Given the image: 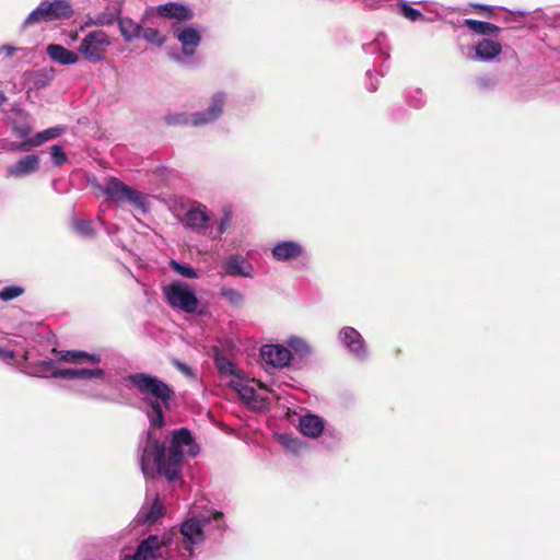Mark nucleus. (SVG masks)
Here are the masks:
<instances>
[{
  "label": "nucleus",
  "instance_id": "obj_3",
  "mask_svg": "<svg viewBox=\"0 0 560 560\" xmlns=\"http://www.w3.org/2000/svg\"><path fill=\"white\" fill-rule=\"evenodd\" d=\"M225 529L223 514L219 511H208L198 516L187 518L179 528L180 540L174 542L179 560H189L195 549L199 548L207 538L221 534Z\"/></svg>",
  "mask_w": 560,
  "mask_h": 560
},
{
  "label": "nucleus",
  "instance_id": "obj_42",
  "mask_svg": "<svg viewBox=\"0 0 560 560\" xmlns=\"http://www.w3.org/2000/svg\"><path fill=\"white\" fill-rule=\"evenodd\" d=\"M92 26L97 27L96 19H95V16L86 15L80 25V31H84Z\"/></svg>",
  "mask_w": 560,
  "mask_h": 560
},
{
  "label": "nucleus",
  "instance_id": "obj_28",
  "mask_svg": "<svg viewBox=\"0 0 560 560\" xmlns=\"http://www.w3.org/2000/svg\"><path fill=\"white\" fill-rule=\"evenodd\" d=\"M15 118H10L12 132L19 138H26L32 131V127L27 121V114L24 110L18 109L14 112Z\"/></svg>",
  "mask_w": 560,
  "mask_h": 560
},
{
  "label": "nucleus",
  "instance_id": "obj_14",
  "mask_svg": "<svg viewBox=\"0 0 560 560\" xmlns=\"http://www.w3.org/2000/svg\"><path fill=\"white\" fill-rule=\"evenodd\" d=\"M173 31L175 37L182 44L184 55L188 57L192 56L201 42L200 30L195 25L178 27L174 24Z\"/></svg>",
  "mask_w": 560,
  "mask_h": 560
},
{
  "label": "nucleus",
  "instance_id": "obj_24",
  "mask_svg": "<svg viewBox=\"0 0 560 560\" xmlns=\"http://www.w3.org/2000/svg\"><path fill=\"white\" fill-rule=\"evenodd\" d=\"M501 52L502 46L497 40L481 39L475 46V58L480 61L493 60Z\"/></svg>",
  "mask_w": 560,
  "mask_h": 560
},
{
  "label": "nucleus",
  "instance_id": "obj_6",
  "mask_svg": "<svg viewBox=\"0 0 560 560\" xmlns=\"http://www.w3.org/2000/svg\"><path fill=\"white\" fill-rule=\"evenodd\" d=\"M174 540L171 534L150 535L140 541L133 555H125L122 560H158L172 558L168 552L174 549Z\"/></svg>",
  "mask_w": 560,
  "mask_h": 560
},
{
  "label": "nucleus",
  "instance_id": "obj_35",
  "mask_svg": "<svg viewBox=\"0 0 560 560\" xmlns=\"http://www.w3.org/2000/svg\"><path fill=\"white\" fill-rule=\"evenodd\" d=\"M141 36L147 42L156 46H162L165 42V38L161 35V33L158 30L151 27H142Z\"/></svg>",
  "mask_w": 560,
  "mask_h": 560
},
{
  "label": "nucleus",
  "instance_id": "obj_15",
  "mask_svg": "<svg viewBox=\"0 0 560 560\" xmlns=\"http://www.w3.org/2000/svg\"><path fill=\"white\" fill-rule=\"evenodd\" d=\"M51 377L63 380H98L103 381L105 372L101 368L86 369H56L50 373Z\"/></svg>",
  "mask_w": 560,
  "mask_h": 560
},
{
  "label": "nucleus",
  "instance_id": "obj_10",
  "mask_svg": "<svg viewBox=\"0 0 560 560\" xmlns=\"http://www.w3.org/2000/svg\"><path fill=\"white\" fill-rule=\"evenodd\" d=\"M163 294L167 303L187 314L197 311L199 301L194 289L186 282L174 281L163 288Z\"/></svg>",
  "mask_w": 560,
  "mask_h": 560
},
{
  "label": "nucleus",
  "instance_id": "obj_36",
  "mask_svg": "<svg viewBox=\"0 0 560 560\" xmlns=\"http://www.w3.org/2000/svg\"><path fill=\"white\" fill-rule=\"evenodd\" d=\"M23 293V289L20 287L11 285L5 287L0 291V299L3 301H10Z\"/></svg>",
  "mask_w": 560,
  "mask_h": 560
},
{
  "label": "nucleus",
  "instance_id": "obj_1",
  "mask_svg": "<svg viewBox=\"0 0 560 560\" xmlns=\"http://www.w3.org/2000/svg\"><path fill=\"white\" fill-rule=\"evenodd\" d=\"M140 465L145 478L154 474L164 475L168 481L180 477L185 457H195L200 448L190 431L186 428L174 430L168 448L161 445L156 439L148 434L141 444Z\"/></svg>",
  "mask_w": 560,
  "mask_h": 560
},
{
  "label": "nucleus",
  "instance_id": "obj_51",
  "mask_svg": "<svg viewBox=\"0 0 560 560\" xmlns=\"http://www.w3.org/2000/svg\"><path fill=\"white\" fill-rule=\"evenodd\" d=\"M478 8H481V9H488L487 7L485 5H477Z\"/></svg>",
  "mask_w": 560,
  "mask_h": 560
},
{
  "label": "nucleus",
  "instance_id": "obj_31",
  "mask_svg": "<svg viewBox=\"0 0 560 560\" xmlns=\"http://www.w3.org/2000/svg\"><path fill=\"white\" fill-rule=\"evenodd\" d=\"M465 24L475 33L486 36H498L500 28L489 22L477 21L472 19L465 20Z\"/></svg>",
  "mask_w": 560,
  "mask_h": 560
},
{
  "label": "nucleus",
  "instance_id": "obj_50",
  "mask_svg": "<svg viewBox=\"0 0 560 560\" xmlns=\"http://www.w3.org/2000/svg\"><path fill=\"white\" fill-rule=\"evenodd\" d=\"M370 89H371L372 91H375V90H376V84H374V83H371V86H370Z\"/></svg>",
  "mask_w": 560,
  "mask_h": 560
},
{
  "label": "nucleus",
  "instance_id": "obj_47",
  "mask_svg": "<svg viewBox=\"0 0 560 560\" xmlns=\"http://www.w3.org/2000/svg\"><path fill=\"white\" fill-rule=\"evenodd\" d=\"M7 101V97L3 92L0 91V106Z\"/></svg>",
  "mask_w": 560,
  "mask_h": 560
},
{
  "label": "nucleus",
  "instance_id": "obj_41",
  "mask_svg": "<svg viewBox=\"0 0 560 560\" xmlns=\"http://www.w3.org/2000/svg\"><path fill=\"white\" fill-rule=\"evenodd\" d=\"M218 368L221 372L234 375V365L226 360H218Z\"/></svg>",
  "mask_w": 560,
  "mask_h": 560
},
{
  "label": "nucleus",
  "instance_id": "obj_43",
  "mask_svg": "<svg viewBox=\"0 0 560 560\" xmlns=\"http://www.w3.org/2000/svg\"><path fill=\"white\" fill-rule=\"evenodd\" d=\"M13 357H14L13 351L0 347V359H2L4 361H9V360L13 359Z\"/></svg>",
  "mask_w": 560,
  "mask_h": 560
},
{
  "label": "nucleus",
  "instance_id": "obj_37",
  "mask_svg": "<svg viewBox=\"0 0 560 560\" xmlns=\"http://www.w3.org/2000/svg\"><path fill=\"white\" fill-rule=\"evenodd\" d=\"M74 230L77 233H79L80 235H83V236H89L94 233L91 221H81V220L75 221Z\"/></svg>",
  "mask_w": 560,
  "mask_h": 560
},
{
  "label": "nucleus",
  "instance_id": "obj_27",
  "mask_svg": "<svg viewBox=\"0 0 560 560\" xmlns=\"http://www.w3.org/2000/svg\"><path fill=\"white\" fill-rule=\"evenodd\" d=\"M232 221V211L229 208H224L222 212V217L220 220L213 225L210 223V228L208 231L207 237L210 240H219L230 228Z\"/></svg>",
  "mask_w": 560,
  "mask_h": 560
},
{
  "label": "nucleus",
  "instance_id": "obj_48",
  "mask_svg": "<svg viewBox=\"0 0 560 560\" xmlns=\"http://www.w3.org/2000/svg\"><path fill=\"white\" fill-rule=\"evenodd\" d=\"M179 368H180V370H182L184 373H186V374H190V370H189L187 366H185V365L180 364V365H179Z\"/></svg>",
  "mask_w": 560,
  "mask_h": 560
},
{
  "label": "nucleus",
  "instance_id": "obj_39",
  "mask_svg": "<svg viewBox=\"0 0 560 560\" xmlns=\"http://www.w3.org/2000/svg\"><path fill=\"white\" fill-rule=\"evenodd\" d=\"M409 102L415 107H420L424 104V95L420 89H415L409 92Z\"/></svg>",
  "mask_w": 560,
  "mask_h": 560
},
{
  "label": "nucleus",
  "instance_id": "obj_34",
  "mask_svg": "<svg viewBox=\"0 0 560 560\" xmlns=\"http://www.w3.org/2000/svg\"><path fill=\"white\" fill-rule=\"evenodd\" d=\"M170 266H171V268L175 272H177L178 275H180L183 277H186V278H189V279H197L198 278V272L194 268L188 266V265H183V264H179L176 260H171L170 261Z\"/></svg>",
  "mask_w": 560,
  "mask_h": 560
},
{
  "label": "nucleus",
  "instance_id": "obj_2",
  "mask_svg": "<svg viewBox=\"0 0 560 560\" xmlns=\"http://www.w3.org/2000/svg\"><path fill=\"white\" fill-rule=\"evenodd\" d=\"M127 382L144 401L151 425L162 428L164 425L163 413L172 407L174 390L162 380L149 373L130 374Z\"/></svg>",
  "mask_w": 560,
  "mask_h": 560
},
{
  "label": "nucleus",
  "instance_id": "obj_11",
  "mask_svg": "<svg viewBox=\"0 0 560 560\" xmlns=\"http://www.w3.org/2000/svg\"><path fill=\"white\" fill-rule=\"evenodd\" d=\"M174 215L185 229L200 235H208L212 214L203 203L192 202L183 213L174 210Z\"/></svg>",
  "mask_w": 560,
  "mask_h": 560
},
{
  "label": "nucleus",
  "instance_id": "obj_38",
  "mask_svg": "<svg viewBox=\"0 0 560 560\" xmlns=\"http://www.w3.org/2000/svg\"><path fill=\"white\" fill-rule=\"evenodd\" d=\"M51 159L57 165H61L67 162V155L60 145L55 144L51 147Z\"/></svg>",
  "mask_w": 560,
  "mask_h": 560
},
{
  "label": "nucleus",
  "instance_id": "obj_12",
  "mask_svg": "<svg viewBox=\"0 0 560 560\" xmlns=\"http://www.w3.org/2000/svg\"><path fill=\"white\" fill-rule=\"evenodd\" d=\"M260 355L267 364L278 369L289 366L293 359V354L288 346L280 343L262 346Z\"/></svg>",
  "mask_w": 560,
  "mask_h": 560
},
{
  "label": "nucleus",
  "instance_id": "obj_30",
  "mask_svg": "<svg viewBox=\"0 0 560 560\" xmlns=\"http://www.w3.org/2000/svg\"><path fill=\"white\" fill-rule=\"evenodd\" d=\"M285 343L291 350L292 354H295L299 358H306L312 353V347L305 339L301 337L290 336Z\"/></svg>",
  "mask_w": 560,
  "mask_h": 560
},
{
  "label": "nucleus",
  "instance_id": "obj_33",
  "mask_svg": "<svg viewBox=\"0 0 560 560\" xmlns=\"http://www.w3.org/2000/svg\"><path fill=\"white\" fill-rule=\"evenodd\" d=\"M120 11L118 9H109L107 8L103 12L95 14L97 27L101 26H110L114 24L116 20H118Z\"/></svg>",
  "mask_w": 560,
  "mask_h": 560
},
{
  "label": "nucleus",
  "instance_id": "obj_16",
  "mask_svg": "<svg viewBox=\"0 0 560 560\" xmlns=\"http://www.w3.org/2000/svg\"><path fill=\"white\" fill-rule=\"evenodd\" d=\"M304 254L303 246L293 241H282L276 243L271 248V255L277 261H288L300 258Z\"/></svg>",
  "mask_w": 560,
  "mask_h": 560
},
{
  "label": "nucleus",
  "instance_id": "obj_7",
  "mask_svg": "<svg viewBox=\"0 0 560 560\" xmlns=\"http://www.w3.org/2000/svg\"><path fill=\"white\" fill-rule=\"evenodd\" d=\"M226 102V95L223 92L215 93L209 106L202 110L194 114H175L167 117V122L171 125H192L203 126L215 121L222 114L223 107Z\"/></svg>",
  "mask_w": 560,
  "mask_h": 560
},
{
  "label": "nucleus",
  "instance_id": "obj_8",
  "mask_svg": "<svg viewBox=\"0 0 560 560\" xmlns=\"http://www.w3.org/2000/svg\"><path fill=\"white\" fill-rule=\"evenodd\" d=\"M112 46L109 35L102 31H91L81 39L78 46L79 57L90 63H101L105 60L107 51Z\"/></svg>",
  "mask_w": 560,
  "mask_h": 560
},
{
  "label": "nucleus",
  "instance_id": "obj_18",
  "mask_svg": "<svg viewBox=\"0 0 560 560\" xmlns=\"http://www.w3.org/2000/svg\"><path fill=\"white\" fill-rule=\"evenodd\" d=\"M155 12L161 18L177 21H189L194 18L192 10L178 2H168L158 5Z\"/></svg>",
  "mask_w": 560,
  "mask_h": 560
},
{
  "label": "nucleus",
  "instance_id": "obj_13",
  "mask_svg": "<svg viewBox=\"0 0 560 560\" xmlns=\"http://www.w3.org/2000/svg\"><path fill=\"white\" fill-rule=\"evenodd\" d=\"M338 339L357 359L364 360L368 357L364 339L357 329L343 327L338 334Z\"/></svg>",
  "mask_w": 560,
  "mask_h": 560
},
{
  "label": "nucleus",
  "instance_id": "obj_45",
  "mask_svg": "<svg viewBox=\"0 0 560 560\" xmlns=\"http://www.w3.org/2000/svg\"><path fill=\"white\" fill-rule=\"evenodd\" d=\"M284 443L288 448H291L293 451H296V446L300 445V443L293 439H287Z\"/></svg>",
  "mask_w": 560,
  "mask_h": 560
},
{
  "label": "nucleus",
  "instance_id": "obj_19",
  "mask_svg": "<svg viewBox=\"0 0 560 560\" xmlns=\"http://www.w3.org/2000/svg\"><path fill=\"white\" fill-rule=\"evenodd\" d=\"M164 513L165 509L158 495L153 497L152 501L147 498V501L138 512L137 521L143 524H154Z\"/></svg>",
  "mask_w": 560,
  "mask_h": 560
},
{
  "label": "nucleus",
  "instance_id": "obj_49",
  "mask_svg": "<svg viewBox=\"0 0 560 560\" xmlns=\"http://www.w3.org/2000/svg\"><path fill=\"white\" fill-rule=\"evenodd\" d=\"M365 50L372 52L373 51V44H369L365 46Z\"/></svg>",
  "mask_w": 560,
  "mask_h": 560
},
{
  "label": "nucleus",
  "instance_id": "obj_5",
  "mask_svg": "<svg viewBox=\"0 0 560 560\" xmlns=\"http://www.w3.org/2000/svg\"><path fill=\"white\" fill-rule=\"evenodd\" d=\"M74 13L73 7L68 0H43L25 19L23 27H28L42 22L68 20Z\"/></svg>",
  "mask_w": 560,
  "mask_h": 560
},
{
  "label": "nucleus",
  "instance_id": "obj_25",
  "mask_svg": "<svg viewBox=\"0 0 560 560\" xmlns=\"http://www.w3.org/2000/svg\"><path fill=\"white\" fill-rule=\"evenodd\" d=\"M299 428L303 435L316 439L324 431V420L315 415H306L300 418Z\"/></svg>",
  "mask_w": 560,
  "mask_h": 560
},
{
  "label": "nucleus",
  "instance_id": "obj_23",
  "mask_svg": "<svg viewBox=\"0 0 560 560\" xmlns=\"http://www.w3.org/2000/svg\"><path fill=\"white\" fill-rule=\"evenodd\" d=\"M46 52L51 60L62 66L77 65L80 60L78 52L69 50L59 44H49Z\"/></svg>",
  "mask_w": 560,
  "mask_h": 560
},
{
  "label": "nucleus",
  "instance_id": "obj_4",
  "mask_svg": "<svg viewBox=\"0 0 560 560\" xmlns=\"http://www.w3.org/2000/svg\"><path fill=\"white\" fill-rule=\"evenodd\" d=\"M93 188L118 205H129L136 211L145 214L151 209L149 195L127 185L116 177H108L104 184L91 182Z\"/></svg>",
  "mask_w": 560,
  "mask_h": 560
},
{
  "label": "nucleus",
  "instance_id": "obj_26",
  "mask_svg": "<svg viewBox=\"0 0 560 560\" xmlns=\"http://www.w3.org/2000/svg\"><path fill=\"white\" fill-rule=\"evenodd\" d=\"M55 75L52 69H40L25 73V79L32 89H43L50 84Z\"/></svg>",
  "mask_w": 560,
  "mask_h": 560
},
{
  "label": "nucleus",
  "instance_id": "obj_22",
  "mask_svg": "<svg viewBox=\"0 0 560 560\" xmlns=\"http://www.w3.org/2000/svg\"><path fill=\"white\" fill-rule=\"evenodd\" d=\"M63 132L61 127H51L37 132L34 137L28 138L23 143L15 145L13 149L18 151H28L31 148L39 147L44 142L59 137Z\"/></svg>",
  "mask_w": 560,
  "mask_h": 560
},
{
  "label": "nucleus",
  "instance_id": "obj_20",
  "mask_svg": "<svg viewBox=\"0 0 560 560\" xmlns=\"http://www.w3.org/2000/svg\"><path fill=\"white\" fill-rule=\"evenodd\" d=\"M39 166V159L35 154H30L19 160L14 165L7 168L8 176L15 178L25 177L35 173Z\"/></svg>",
  "mask_w": 560,
  "mask_h": 560
},
{
  "label": "nucleus",
  "instance_id": "obj_21",
  "mask_svg": "<svg viewBox=\"0 0 560 560\" xmlns=\"http://www.w3.org/2000/svg\"><path fill=\"white\" fill-rule=\"evenodd\" d=\"M54 352H56L59 355L61 361L77 365H83L86 363L98 364L102 361L100 354L90 353L81 350H54Z\"/></svg>",
  "mask_w": 560,
  "mask_h": 560
},
{
  "label": "nucleus",
  "instance_id": "obj_32",
  "mask_svg": "<svg viewBox=\"0 0 560 560\" xmlns=\"http://www.w3.org/2000/svg\"><path fill=\"white\" fill-rule=\"evenodd\" d=\"M220 295L233 307H241L244 303L243 293L234 288H221Z\"/></svg>",
  "mask_w": 560,
  "mask_h": 560
},
{
  "label": "nucleus",
  "instance_id": "obj_17",
  "mask_svg": "<svg viewBox=\"0 0 560 560\" xmlns=\"http://www.w3.org/2000/svg\"><path fill=\"white\" fill-rule=\"evenodd\" d=\"M223 267H224L225 273L228 276L244 277V278H253L254 277L253 265L242 255L229 256L226 258Z\"/></svg>",
  "mask_w": 560,
  "mask_h": 560
},
{
  "label": "nucleus",
  "instance_id": "obj_40",
  "mask_svg": "<svg viewBox=\"0 0 560 560\" xmlns=\"http://www.w3.org/2000/svg\"><path fill=\"white\" fill-rule=\"evenodd\" d=\"M401 13L404 14V16L410 21H417L419 20L422 14L420 13V11L413 9L412 7H410L409 4L407 3H402L401 5Z\"/></svg>",
  "mask_w": 560,
  "mask_h": 560
},
{
  "label": "nucleus",
  "instance_id": "obj_29",
  "mask_svg": "<svg viewBox=\"0 0 560 560\" xmlns=\"http://www.w3.org/2000/svg\"><path fill=\"white\" fill-rule=\"evenodd\" d=\"M121 36L126 42H131L141 37L142 26L129 18H122L118 21Z\"/></svg>",
  "mask_w": 560,
  "mask_h": 560
},
{
  "label": "nucleus",
  "instance_id": "obj_46",
  "mask_svg": "<svg viewBox=\"0 0 560 560\" xmlns=\"http://www.w3.org/2000/svg\"><path fill=\"white\" fill-rule=\"evenodd\" d=\"M51 366V362H43L42 363V369H43V374H40L42 376H46V372H48V370L50 369Z\"/></svg>",
  "mask_w": 560,
  "mask_h": 560
},
{
  "label": "nucleus",
  "instance_id": "obj_9",
  "mask_svg": "<svg viewBox=\"0 0 560 560\" xmlns=\"http://www.w3.org/2000/svg\"><path fill=\"white\" fill-rule=\"evenodd\" d=\"M230 384L253 410H264L268 407V389L262 384L256 383L254 380H244L237 375H234Z\"/></svg>",
  "mask_w": 560,
  "mask_h": 560
},
{
  "label": "nucleus",
  "instance_id": "obj_44",
  "mask_svg": "<svg viewBox=\"0 0 560 560\" xmlns=\"http://www.w3.org/2000/svg\"><path fill=\"white\" fill-rule=\"evenodd\" d=\"M0 51L4 52L7 56H12L15 51V47L10 45H3L0 47Z\"/></svg>",
  "mask_w": 560,
  "mask_h": 560
}]
</instances>
